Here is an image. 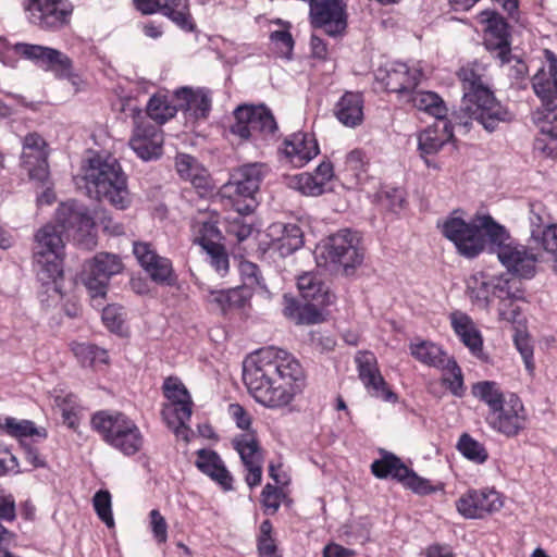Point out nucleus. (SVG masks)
<instances>
[{
  "label": "nucleus",
  "instance_id": "7ed1b4c3",
  "mask_svg": "<svg viewBox=\"0 0 557 557\" xmlns=\"http://www.w3.org/2000/svg\"><path fill=\"white\" fill-rule=\"evenodd\" d=\"M84 178L90 198L106 200L119 210L129 207L127 177L115 158L100 154L90 158Z\"/></svg>",
  "mask_w": 557,
  "mask_h": 557
},
{
  "label": "nucleus",
  "instance_id": "3c124183",
  "mask_svg": "<svg viewBox=\"0 0 557 557\" xmlns=\"http://www.w3.org/2000/svg\"><path fill=\"white\" fill-rule=\"evenodd\" d=\"M531 239L553 257L557 271V225L548 224L544 230L535 228L531 232Z\"/></svg>",
  "mask_w": 557,
  "mask_h": 557
},
{
  "label": "nucleus",
  "instance_id": "f8f14e48",
  "mask_svg": "<svg viewBox=\"0 0 557 557\" xmlns=\"http://www.w3.org/2000/svg\"><path fill=\"white\" fill-rule=\"evenodd\" d=\"M163 393L170 404L163 406L162 418L169 426L174 428L177 435L186 434L188 432L186 423L193 413L189 392L177 377H168L163 383Z\"/></svg>",
  "mask_w": 557,
  "mask_h": 557
},
{
  "label": "nucleus",
  "instance_id": "1a4fd4ad",
  "mask_svg": "<svg viewBox=\"0 0 557 557\" xmlns=\"http://www.w3.org/2000/svg\"><path fill=\"white\" fill-rule=\"evenodd\" d=\"M454 211L441 225L442 234L450 240L457 252L467 258L474 259L485 249L488 251L487 220H494L491 215H478L470 222L455 215Z\"/></svg>",
  "mask_w": 557,
  "mask_h": 557
},
{
  "label": "nucleus",
  "instance_id": "e2e57ef3",
  "mask_svg": "<svg viewBox=\"0 0 557 557\" xmlns=\"http://www.w3.org/2000/svg\"><path fill=\"white\" fill-rule=\"evenodd\" d=\"M283 493L282 491L270 483H268L261 493V503L264 507V511L268 515H274L280 506Z\"/></svg>",
  "mask_w": 557,
  "mask_h": 557
},
{
  "label": "nucleus",
  "instance_id": "69168bd1",
  "mask_svg": "<svg viewBox=\"0 0 557 557\" xmlns=\"http://www.w3.org/2000/svg\"><path fill=\"white\" fill-rule=\"evenodd\" d=\"M102 321L111 332L120 333L124 323L123 308L108 305L102 310Z\"/></svg>",
  "mask_w": 557,
  "mask_h": 557
},
{
  "label": "nucleus",
  "instance_id": "c756f323",
  "mask_svg": "<svg viewBox=\"0 0 557 557\" xmlns=\"http://www.w3.org/2000/svg\"><path fill=\"white\" fill-rule=\"evenodd\" d=\"M195 465L203 474L220 484L223 490L230 491L233 488V476L216 451L206 448L199 449Z\"/></svg>",
  "mask_w": 557,
  "mask_h": 557
},
{
  "label": "nucleus",
  "instance_id": "9b49d317",
  "mask_svg": "<svg viewBox=\"0 0 557 557\" xmlns=\"http://www.w3.org/2000/svg\"><path fill=\"white\" fill-rule=\"evenodd\" d=\"M324 255L326 261L341 267L344 273L349 275L363 262L364 249L361 236L349 228L339 230L329 237L324 246Z\"/></svg>",
  "mask_w": 557,
  "mask_h": 557
},
{
  "label": "nucleus",
  "instance_id": "13d9d810",
  "mask_svg": "<svg viewBox=\"0 0 557 557\" xmlns=\"http://www.w3.org/2000/svg\"><path fill=\"white\" fill-rule=\"evenodd\" d=\"M92 503L99 519L104 522L108 528H112L114 520L111 509V494L108 491H99L95 494Z\"/></svg>",
  "mask_w": 557,
  "mask_h": 557
},
{
  "label": "nucleus",
  "instance_id": "cd10ccee",
  "mask_svg": "<svg viewBox=\"0 0 557 557\" xmlns=\"http://www.w3.org/2000/svg\"><path fill=\"white\" fill-rule=\"evenodd\" d=\"M180 110L196 117L205 119L211 110L210 91L205 88L194 90L189 87H182L174 92Z\"/></svg>",
  "mask_w": 557,
  "mask_h": 557
},
{
  "label": "nucleus",
  "instance_id": "864d4df0",
  "mask_svg": "<svg viewBox=\"0 0 557 557\" xmlns=\"http://www.w3.org/2000/svg\"><path fill=\"white\" fill-rule=\"evenodd\" d=\"M366 391L371 397L382 399L387 403H396L397 395L388 387L381 372L376 373L373 379L362 383Z\"/></svg>",
  "mask_w": 557,
  "mask_h": 557
},
{
  "label": "nucleus",
  "instance_id": "6ab92c4d",
  "mask_svg": "<svg viewBox=\"0 0 557 557\" xmlns=\"http://www.w3.org/2000/svg\"><path fill=\"white\" fill-rule=\"evenodd\" d=\"M54 227L61 237L62 233L67 234V236L87 234L95 226V219L88 208L76 200L62 202L58 207ZM51 225L53 226V224Z\"/></svg>",
  "mask_w": 557,
  "mask_h": 557
},
{
  "label": "nucleus",
  "instance_id": "338daca9",
  "mask_svg": "<svg viewBox=\"0 0 557 557\" xmlns=\"http://www.w3.org/2000/svg\"><path fill=\"white\" fill-rule=\"evenodd\" d=\"M542 102L543 109L534 113V122L547 123L557 128V98H548Z\"/></svg>",
  "mask_w": 557,
  "mask_h": 557
},
{
  "label": "nucleus",
  "instance_id": "a19ab883",
  "mask_svg": "<svg viewBox=\"0 0 557 557\" xmlns=\"http://www.w3.org/2000/svg\"><path fill=\"white\" fill-rule=\"evenodd\" d=\"M492 296L499 299V306H511L512 302L525 300L521 283L503 276L494 277Z\"/></svg>",
  "mask_w": 557,
  "mask_h": 557
},
{
  "label": "nucleus",
  "instance_id": "c85d7f7f",
  "mask_svg": "<svg viewBox=\"0 0 557 557\" xmlns=\"http://www.w3.org/2000/svg\"><path fill=\"white\" fill-rule=\"evenodd\" d=\"M454 137L451 121L446 117L426 127L419 134L418 148L421 156L434 154Z\"/></svg>",
  "mask_w": 557,
  "mask_h": 557
},
{
  "label": "nucleus",
  "instance_id": "c9c22d12",
  "mask_svg": "<svg viewBox=\"0 0 557 557\" xmlns=\"http://www.w3.org/2000/svg\"><path fill=\"white\" fill-rule=\"evenodd\" d=\"M0 429L8 435L28 442L29 437H39L41 440L47 438V430L42 426H36L30 420H18L13 417L4 416L0 417Z\"/></svg>",
  "mask_w": 557,
  "mask_h": 557
},
{
  "label": "nucleus",
  "instance_id": "20e7f679",
  "mask_svg": "<svg viewBox=\"0 0 557 557\" xmlns=\"http://www.w3.org/2000/svg\"><path fill=\"white\" fill-rule=\"evenodd\" d=\"M62 249L63 239L51 224L44 225L35 234V245L33 248L34 270L38 281L45 288L40 293L42 302L48 301V298L57 300L62 296L59 284L63 275Z\"/></svg>",
  "mask_w": 557,
  "mask_h": 557
},
{
  "label": "nucleus",
  "instance_id": "4c0bfd02",
  "mask_svg": "<svg viewBox=\"0 0 557 557\" xmlns=\"http://www.w3.org/2000/svg\"><path fill=\"white\" fill-rule=\"evenodd\" d=\"M494 277H488L483 272L472 274L467 280V294L471 301L480 308H487L490 305Z\"/></svg>",
  "mask_w": 557,
  "mask_h": 557
},
{
  "label": "nucleus",
  "instance_id": "423d86ee",
  "mask_svg": "<svg viewBox=\"0 0 557 557\" xmlns=\"http://www.w3.org/2000/svg\"><path fill=\"white\" fill-rule=\"evenodd\" d=\"M234 123L230 132L242 140H249L256 147L277 143L281 132L271 110L264 106L242 104L234 112Z\"/></svg>",
  "mask_w": 557,
  "mask_h": 557
},
{
  "label": "nucleus",
  "instance_id": "052dcab7",
  "mask_svg": "<svg viewBox=\"0 0 557 557\" xmlns=\"http://www.w3.org/2000/svg\"><path fill=\"white\" fill-rule=\"evenodd\" d=\"M270 41L274 45L276 51L284 58L290 59L294 49V39L287 28L273 30L270 34Z\"/></svg>",
  "mask_w": 557,
  "mask_h": 557
},
{
  "label": "nucleus",
  "instance_id": "09e8293b",
  "mask_svg": "<svg viewBox=\"0 0 557 557\" xmlns=\"http://www.w3.org/2000/svg\"><path fill=\"white\" fill-rule=\"evenodd\" d=\"M201 247L207 252L209 258L210 265L216 271V273L221 276H224L230 267L228 255L223 245L216 242H208L207 239H201Z\"/></svg>",
  "mask_w": 557,
  "mask_h": 557
},
{
  "label": "nucleus",
  "instance_id": "393cba45",
  "mask_svg": "<svg viewBox=\"0 0 557 557\" xmlns=\"http://www.w3.org/2000/svg\"><path fill=\"white\" fill-rule=\"evenodd\" d=\"M282 152L296 168H301L319 153L317 140L307 133H294L285 138Z\"/></svg>",
  "mask_w": 557,
  "mask_h": 557
},
{
  "label": "nucleus",
  "instance_id": "4468645a",
  "mask_svg": "<svg viewBox=\"0 0 557 557\" xmlns=\"http://www.w3.org/2000/svg\"><path fill=\"white\" fill-rule=\"evenodd\" d=\"M123 263L117 255L99 252L84 268V284L91 298H102L108 290L109 281L121 273Z\"/></svg>",
  "mask_w": 557,
  "mask_h": 557
},
{
  "label": "nucleus",
  "instance_id": "680f3d73",
  "mask_svg": "<svg viewBox=\"0 0 557 557\" xmlns=\"http://www.w3.org/2000/svg\"><path fill=\"white\" fill-rule=\"evenodd\" d=\"M380 201L388 210L397 212L403 209L406 201L405 190L399 187H385L380 193Z\"/></svg>",
  "mask_w": 557,
  "mask_h": 557
},
{
  "label": "nucleus",
  "instance_id": "79ce46f5",
  "mask_svg": "<svg viewBox=\"0 0 557 557\" xmlns=\"http://www.w3.org/2000/svg\"><path fill=\"white\" fill-rule=\"evenodd\" d=\"M539 133L534 139V151L546 158L557 157V128L550 124L535 122Z\"/></svg>",
  "mask_w": 557,
  "mask_h": 557
},
{
  "label": "nucleus",
  "instance_id": "58836bf2",
  "mask_svg": "<svg viewBox=\"0 0 557 557\" xmlns=\"http://www.w3.org/2000/svg\"><path fill=\"white\" fill-rule=\"evenodd\" d=\"M159 12L185 32L195 29V23L189 11V0H162Z\"/></svg>",
  "mask_w": 557,
  "mask_h": 557
},
{
  "label": "nucleus",
  "instance_id": "4be33fe9",
  "mask_svg": "<svg viewBox=\"0 0 557 557\" xmlns=\"http://www.w3.org/2000/svg\"><path fill=\"white\" fill-rule=\"evenodd\" d=\"M232 443L247 470L246 483L250 488L258 486L262 479V454L256 435L244 433L234 437Z\"/></svg>",
  "mask_w": 557,
  "mask_h": 557
},
{
  "label": "nucleus",
  "instance_id": "7c9ffc66",
  "mask_svg": "<svg viewBox=\"0 0 557 557\" xmlns=\"http://www.w3.org/2000/svg\"><path fill=\"white\" fill-rule=\"evenodd\" d=\"M175 168L180 177L190 182L195 188L207 190L210 187L209 172L195 157L177 153Z\"/></svg>",
  "mask_w": 557,
  "mask_h": 557
},
{
  "label": "nucleus",
  "instance_id": "aec40b11",
  "mask_svg": "<svg viewBox=\"0 0 557 557\" xmlns=\"http://www.w3.org/2000/svg\"><path fill=\"white\" fill-rule=\"evenodd\" d=\"M500 494L495 490H469L457 502L458 512L466 519H483L503 507Z\"/></svg>",
  "mask_w": 557,
  "mask_h": 557
},
{
  "label": "nucleus",
  "instance_id": "72a5a7b5",
  "mask_svg": "<svg viewBox=\"0 0 557 557\" xmlns=\"http://www.w3.org/2000/svg\"><path fill=\"white\" fill-rule=\"evenodd\" d=\"M404 101L436 120L445 119L448 113L444 100L434 91L417 90L416 88Z\"/></svg>",
  "mask_w": 557,
  "mask_h": 557
},
{
  "label": "nucleus",
  "instance_id": "37998d69",
  "mask_svg": "<svg viewBox=\"0 0 557 557\" xmlns=\"http://www.w3.org/2000/svg\"><path fill=\"white\" fill-rule=\"evenodd\" d=\"M472 394L475 398L487 405L488 411H493L504 403L507 397L493 381H481L472 385Z\"/></svg>",
  "mask_w": 557,
  "mask_h": 557
},
{
  "label": "nucleus",
  "instance_id": "8fccbe9b",
  "mask_svg": "<svg viewBox=\"0 0 557 557\" xmlns=\"http://www.w3.org/2000/svg\"><path fill=\"white\" fill-rule=\"evenodd\" d=\"M457 449L463 457L475 463H484L488 458V454L484 445L474 440L468 433H463L459 437Z\"/></svg>",
  "mask_w": 557,
  "mask_h": 557
},
{
  "label": "nucleus",
  "instance_id": "e433bc0d",
  "mask_svg": "<svg viewBox=\"0 0 557 557\" xmlns=\"http://www.w3.org/2000/svg\"><path fill=\"white\" fill-rule=\"evenodd\" d=\"M410 351L418 361L436 369H444L451 359L441 346L428 341L411 344Z\"/></svg>",
  "mask_w": 557,
  "mask_h": 557
},
{
  "label": "nucleus",
  "instance_id": "a211bd4d",
  "mask_svg": "<svg viewBox=\"0 0 557 557\" xmlns=\"http://www.w3.org/2000/svg\"><path fill=\"white\" fill-rule=\"evenodd\" d=\"M133 253L151 281L163 286H174L177 275L169 258L159 256L149 243L135 242Z\"/></svg>",
  "mask_w": 557,
  "mask_h": 557
},
{
  "label": "nucleus",
  "instance_id": "bb28decb",
  "mask_svg": "<svg viewBox=\"0 0 557 557\" xmlns=\"http://www.w3.org/2000/svg\"><path fill=\"white\" fill-rule=\"evenodd\" d=\"M450 324L455 334L461 343L469 348L470 352L483 358V338L473 320L465 312L454 311L450 313Z\"/></svg>",
  "mask_w": 557,
  "mask_h": 557
},
{
  "label": "nucleus",
  "instance_id": "de8ad7c7",
  "mask_svg": "<svg viewBox=\"0 0 557 557\" xmlns=\"http://www.w3.org/2000/svg\"><path fill=\"white\" fill-rule=\"evenodd\" d=\"M257 550L259 557H282L275 539L273 537V525L270 520L261 522L257 536Z\"/></svg>",
  "mask_w": 557,
  "mask_h": 557
},
{
  "label": "nucleus",
  "instance_id": "f3484780",
  "mask_svg": "<svg viewBox=\"0 0 557 557\" xmlns=\"http://www.w3.org/2000/svg\"><path fill=\"white\" fill-rule=\"evenodd\" d=\"M480 22L485 25V48L495 53L500 64L508 63L511 59V42L506 20L496 11L485 10L480 13Z\"/></svg>",
  "mask_w": 557,
  "mask_h": 557
},
{
  "label": "nucleus",
  "instance_id": "5701e85b",
  "mask_svg": "<svg viewBox=\"0 0 557 557\" xmlns=\"http://www.w3.org/2000/svg\"><path fill=\"white\" fill-rule=\"evenodd\" d=\"M133 131L129 146L144 161L158 159L162 154L163 133L154 125L138 123Z\"/></svg>",
  "mask_w": 557,
  "mask_h": 557
},
{
  "label": "nucleus",
  "instance_id": "f03ea898",
  "mask_svg": "<svg viewBox=\"0 0 557 557\" xmlns=\"http://www.w3.org/2000/svg\"><path fill=\"white\" fill-rule=\"evenodd\" d=\"M483 69L478 65L461 67L457 75L462 87V104L459 113H454V122L468 128L471 121H478L485 131L494 132L500 123L511 121L512 115L494 96L482 79Z\"/></svg>",
  "mask_w": 557,
  "mask_h": 557
},
{
  "label": "nucleus",
  "instance_id": "a878e982",
  "mask_svg": "<svg viewBox=\"0 0 557 557\" xmlns=\"http://www.w3.org/2000/svg\"><path fill=\"white\" fill-rule=\"evenodd\" d=\"M283 314L298 325L318 324L325 320L324 307L314 301L300 304L294 297L284 295Z\"/></svg>",
  "mask_w": 557,
  "mask_h": 557
},
{
  "label": "nucleus",
  "instance_id": "603ef678",
  "mask_svg": "<svg viewBox=\"0 0 557 557\" xmlns=\"http://www.w3.org/2000/svg\"><path fill=\"white\" fill-rule=\"evenodd\" d=\"M355 363L358 371L359 380L363 383L373 379L376 373L381 372L377 364V359L372 351L359 350L355 356Z\"/></svg>",
  "mask_w": 557,
  "mask_h": 557
},
{
  "label": "nucleus",
  "instance_id": "0eeeda50",
  "mask_svg": "<svg viewBox=\"0 0 557 557\" xmlns=\"http://www.w3.org/2000/svg\"><path fill=\"white\" fill-rule=\"evenodd\" d=\"M90 423L103 442L124 456H134L143 448L144 435L140 429L121 411H98L92 414Z\"/></svg>",
  "mask_w": 557,
  "mask_h": 557
},
{
  "label": "nucleus",
  "instance_id": "ea45409f",
  "mask_svg": "<svg viewBox=\"0 0 557 557\" xmlns=\"http://www.w3.org/2000/svg\"><path fill=\"white\" fill-rule=\"evenodd\" d=\"M274 228L281 231V236L276 239V249L282 257H287L302 247L304 233L297 224H280Z\"/></svg>",
  "mask_w": 557,
  "mask_h": 557
},
{
  "label": "nucleus",
  "instance_id": "49530a36",
  "mask_svg": "<svg viewBox=\"0 0 557 557\" xmlns=\"http://www.w3.org/2000/svg\"><path fill=\"white\" fill-rule=\"evenodd\" d=\"M178 110L177 103H170L166 96L154 95L147 104L148 116L158 124H164L168 120L172 119Z\"/></svg>",
  "mask_w": 557,
  "mask_h": 557
},
{
  "label": "nucleus",
  "instance_id": "bf43d9fd",
  "mask_svg": "<svg viewBox=\"0 0 557 557\" xmlns=\"http://www.w3.org/2000/svg\"><path fill=\"white\" fill-rule=\"evenodd\" d=\"M296 187L306 196H320L325 191V185L311 173L296 175Z\"/></svg>",
  "mask_w": 557,
  "mask_h": 557
},
{
  "label": "nucleus",
  "instance_id": "0e129e2a",
  "mask_svg": "<svg viewBox=\"0 0 557 557\" xmlns=\"http://www.w3.org/2000/svg\"><path fill=\"white\" fill-rule=\"evenodd\" d=\"M513 343L524 361L527 370L532 372L534 370L533 346L529 336L520 331H517L513 335Z\"/></svg>",
  "mask_w": 557,
  "mask_h": 557
},
{
  "label": "nucleus",
  "instance_id": "dca6fc26",
  "mask_svg": "<svg viewBox=\"0 0 557 557\" xmlns=\"http://www.w3.org/2000/svg\"><path fill=\"white\" fill-rule=\"evenodd\" d=\"M421 77V70L403 62L387 63L375 71L376 81L381 82L387 91L397 94L403 101L418 87Z\"/></svg>",
  "mask_w": 557,
  "mask_h": 557
},
{
  "label": "nucleus",
  "instance_id": "c03bdc74",
  "mask_svg": "<svg viewBox=\"0 0 557 557\" xmlns=\"http://www.w3.org/2000/svg\"><path fill=\"white\" fill-rule=\"evenodd\" d=\"M532 87L542 100L557 98V64L550 65L549 73L541 69L532 78Z\"/></svg>",
  "mask_w": 557,
  "mask_h": 557
},
{
  "label": "nucleus",
  "instance_id": "39448f33",
  "mask_svg": "<svg viewBox=\"0 0 557 557\" xmlns=\"http://www.w3.org/2000/svg\"><path fill=\"white\" fill-rule=\"evenodd\" d=\"M485 225L488 227V252L496 255L511 275L523 280L533 278L540 261L533 248L513 239L508 230L495 220H487Z\"/></svg>",
  "mask_w": 557,
  "mask_h": 557
},
{
  "label": "nucleus",
  "instance_id": "5fc2aeb1",
  "mask_svg": "<svg viewBox=\"0 0 557 557\" xmlns=\"http://www.w3.org/2000/svg\"><path fill=\"white\" fill-rule=\"evenodd\" d=\"M369 166V158L361 149H354L346 156L345 171L357 181L364 178Z\"/></svg>",
  "mask_w": 557,
  "mask_h": 557
},
{
  "label": "nucleus",
  "instance_id": "ddd939ff",
  "mask_svg": "<svg viewBox=\"0 0 557 557\" xmlns=\"http://www.w3.org/2000/svg\"><path fill=\"white\" fill-rule=\"evenodd\" d=\"M28 22L46 32H59L71 20L73 5L67 0H25Z\"/></svg>",
  "mask_w": 557,
  "mask_h": 557
},
{
  "label": "nucleus",
  "instance_id": "6e6552de",
  "mask_svg": "<svg viewBox=\"0 0 557 557\" xmlns=\"http://www.w3.org/2000/svg\"><path fill=\"white\" fill-rule=\"evenodd\" d=\"M268 172L265 163L244 164L235 170L230 181L221 187L220 194L238 214L248 215L258 206L256 195Z\"/></svg>",
  "mask_w": 557,
  "mask_h": 557
},
{
  "label": "nucleus",
  "instance_id": "2eb2a0df",
  "mask_svg": "<svg viewBox=\"0 0 557 557\" xmlns=\"http://www.w3.org/2000/svg\"><path fill=\"white\" fill-rule=\"evenodd\" d=\"M485 421L493 431L515 437L525 429L527 413L519 396L509 394L506 403L487 412Z\"/></svg>",
  "mask_w": 557,
  "mask_h": 557
},
{
  "label": "nucleus",
  "instance_id": "774afa93",
  "mask_svg": "<svg viewBox=\"0 0 557 557\" xmlns=\"http://www.w3.org/2000/svg\"><path fill=\"white\" fill-rule=\"evenodd\" d=\"M16 519L14 496L5 490H0V521L13 522Z\"/></svg>",
  "mask_w": 557,
  "mask_h": 557
},
{
  "label": "nucleus",
  "instance_id": "6e6d98bb",
  "mask_svg": "<svg viewBox=\"0 0 557 557\" xmlns=\"http://www.w3.org/2000/svg\"><path fill=\"white\" fill-rule=\"evenodd\" d=\"M406 488L411 490L418 495H429L436 491L443 490V485L434 486L428 479L418 475L412 469H408V473L405 474L400 482Z\"/></svg>",
  "mask_w": 557,
  "mask_h": 557
},
{
  "label": "nucleus",
  "instance_id": "473e14b6",
  "mask_svg": "<svg viewBox=\"0 0 557 557\" xmlns=\"http://www.w3.org/2000/svg\"><path fill=\"white\" fill-rule=\"evenodd\" d=\"M335 116L347 127H356L363 120V99L358 92H345L335 106Z\"/></svg>",
  "mask_w": 557,
  "mask_h": 557
},
{
  "label": "nucleus",
  "instance_id": "f257e3e1",
  "mask_svg": "<svg viewBox=\"0 0 557 557\" xmlns=\"http://www.w3.org/2000/svg\"><path fill=\"white\" fill-rule=\"evenodd\" d=\"M243 380L257 403L270 409H278L288 406L296 394L300 393L305 373L292 354L269 347L258 350L244 361Z\"/></svg>",
  "mask_w": 557,
  "mask_h": 557
},
{
  "label": "nucleus",
  "instance_id": "412c9836",
  "mask_svg": "<svg viewBox=\"0 0 557 557\" xmlns=\"http://www.w3.org/2000/svg\"><path fill=\"white\" fill-rule=\"evenodd\" d=\"M48 145L38 133L23 138L21 163L33 180L44 182L48 177Z\"/></svg>",
  "mask_w": 557,
  "mask_h": 557
},
{
  "label": "nucleus",
  "instance_id": "9d476101",
  "mask_svg": "<svg viewBox=\"0 0 557 557\" xmlns=\"http://www.w3.org/2000/svg\"><path fill=\"white\" fill-rule=\"evenodd\" d=\"M12 50L38 69L52 73L57 79L71 81L75 77L72 59L55 48L28 42H16L12 46Z\"/></svg>",
  "mask_w": 557,
  "mask_h": 557
},
{
  "label": "nucleus",
  "instance_id": "b1692460",
  "mask_svg": "<svg viewBox=\"0 0 557 557\" xmlns=\"http://www.w3.org/2000/svg\"><path fill=\"white\" fill-rule=\"evenodd\" d=\"M200 290L203 299L223 313L246 307L252 297V289L247 283L226 289H213L208 285H201Z\"/></svg>",
  "mask_w": 557,
  "mask_h": 557
},
{
  "label": "nucleus",
  "instance_id": "4d7b16f0",
  "mask_svg": "<svg viewBox=\"0 0 557 557\" xmlns=\"http://www.w3.org/2000/svg\"><path fill=\"white\" fill-rule=\"evenodd\" d=\"M443 370H447L451 375V377H443V384L454 396L462 397L466 392L463 375L456 360L454 358L449 359Z\"/></svg>",
  "mask_w": 557,
  "mask_h": 557
},
{
  "label": "nucleus",
  "instance_id": "a18cd8bd",
  "mask_svg": "<svg viewBox=\"0 0 557 557\" xmlns=\"http://www.w3.org/2000/svg\"><path fill=\"white\" fill-rule=\"evenodd\" d=\"M72 350L83 367H97L109 362L108 351L94 344L78 343L73 345Z\"/></svg>",
  "mask_w": 557,
  "mask_h": 557
},
{
  "label": "nucleus",
  "instance_id": "2f4dec72",
  "mask_svg": "<svg viewBox=\"0 0 557 557\" xmlns=\"http://www.w3.org/2000/svg\"><path fill=\"white\" fill-rule=\"evenodd\" d=\"M297 286L305 301H314L322 306H329L334 301L335 296L325 283L311 272L300 275L297 280Z\"/></svg>",
  "mask_w": 557,
  "mask_h": 557
},
{
  "label": "nucleus",
  "instance_id": "f704fd0d",
  "mask_svg": "<svg viewBox=\"0 0 557 557\" xmlns=\"http://www.w3.org/2000/svg\"><path fill=\"white\" fill-rule=\"evenodd\" d=\"M381 458L371 465V472L377 479L392 478L397 482H401L405 474L408 473V467L395 454L385 449H380Z\"/></svg>",
  "mask_w": 557,
  "mask_h": 557
}]
</instances>
